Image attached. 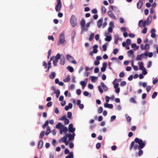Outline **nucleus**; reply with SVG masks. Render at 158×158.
<instances>
[{
	"instance_id": "f257e3e1",
	"label": "nucleus",
	"mask_w": 158,
	"mask_h": 158,
	"mask_svg": "<svg viewBox=\"0 0 158 158\" xmlns=\"http://www.w3.org/2000/svg\"><path fill=\"white\" fill-rule=\"evenodd\" d=\"M135 142L139 144V147L140 148H143L145 146V144L143 142L141 139H139L138 138H136L134 140Z\"/></svg>"
},
{
	"instance_id": "f03ea898",
	"label": "nucleus",
	"mask_w": 158,
	"mask_h": 158,
	"mask_svg": "<svg viewBox=\"0 0 158 158\" xmlns=\"http://www.w3.org/2000/svg\"><path fill=\"white\" fill-rule=\"evenodd\" d=\"M65 36L63 33H61L60 35L59 40L57 42V45L63 44L65 42Z\"/></svg>"
},
{
	"instance_id": "7ed1b4c3",
	"label": "nucleus",
	"mask_w": 158,
	"mask_h": 158,
	"mask_svg": "<svg viewBox=\"0 0 158 158\" xmlns=\"http://www.w3.org/2000/svg\"><path fill=\"white\" fill-rule=\"evenodd\" d=\"M77 22L76 17L74 15H72L70 19V23L73 27H74L77 25Z\"/></svg>"
},
{
	"instance_id": "20e7f679",
	"label": "nucleus",
	"mask_w": 158,
	"mask_h": 158,
	"mask_svg": "<svg viewBox=\"0 0 158 158\" xmlns=\"http://www.w3.org/2000/svg\"><path fill=\"white\" fill-rule=\"evenodd\" d=\"M57 3L55 6V10L57 12H59L62 7V4L60 0H57Z\"/></svg>"
},
{
	"instance_id": "39448f33",
	"label": "nucleus",
	"mask_w": 158,
	"mask_h": 158,
	"mask_svg": "<svg viewBox=\"0 0 158 158\" xmlns=\"http://www.w3.org/2000/svg\"><path fill=\"white\" fill-rule=\"evenodd\" d=\"M85 21L84 19L82 18L80 22L81 28L82 30V31H84L85 30L87 31L88 29H85Z\"/></svg>"
},
{
	"instance_id": "423d86ee",
	"label": "nucleus",
	"mask_w": 158,
	"mask_h": 158,
	"mask_svg": "<svg viewBox=\"0 0 158 158\" xmlns=\"http://www.w3.org/2000/svg\"><path fill=\"white\" fill-rule=\"evenodd\" d=\"M66 58L67 60L69 62H71L73 64H77V62L74 60L73 57L70 55L67 54L66 56Z\"/></svg>"
},
{
	"instance_id": "0eeeda50",
	"label": "nucleus",
	"mask_w": 158,
	"mask_h": 158,
	"mask_svg": "<svg viewBox=\"0 0 158 158\" xmlns=\"http://www.w3.org/2000/svg\"><path fill=\"white\" fill-rule=\"evenodd\" d=\"M68 129L67 127H64V125H62V127L60 129V133L61 134H63V132L66 133L67 132Z\"/></svg>"
},
{
	"instance_id": "6e6552de",
	"label": "nucleus",
	"mask_w": 158,
	"mask_h": 158,
	"mask_svg": "<svg viewBox=\"0 0 158 158\" xmlns=\"http://www.w3.org/2000/svg\"><path fill=\"white\" fill-rule=\"evenodd\" d=\"M69 131L71 133H73L75 130V128H73V125L72 124H70L69 126Z\"/></svg>"
},
{
	"instance_id": "1a4fd4ad",
	"label": "nucleus",
	"mask_w": 158,
	"mask_h": 158,
	"mask_svg": "<svg viewBox=\"0 0 158 158\" xmlns=\"http://www.w3.org/2000/svg\"><path fill=\"white\" fill-rule=\"evenodd\" d=\"M146 21L145 20L143 22L142 20H141L139 21V25L141 27H144L146 26Z\"/></svg>"
},
{
	"instance_id": "9d476101",
	"label": "nucleus",
	"mask_w": 158,
	"mask_h": 158,
	"mask_svg": "<svg viewBox=\"0 0 158 158\" xmlns=\"http://www.w3.org/2000/svg\"><path fill=\"white\" fill-rule=\"evenodd\" d=\"M108 15L112 19H117V18L114 16V14L111 11H109L107 12Z\"/></svg>"
},
{
	"instance_id": "9b49d317",
	"label": "nucleus",
	"mask_w": 158,
	"mask_h": 158,
	"mask_svg": "<svg viewBox=\"0 0 158 158\" xmlns=\"http://www.w3.org/2000/svg\"><path fill=\"white\" fill-rule=\"evenodd\" d=\"M107 67V63L106 62H103L102 64V67L101 68V71L102 72L105 71Z\"/></svg>"
},
{
	"instance_id": "f8f14e48",
	"label": "nucleus",
	"mask_w": 158,
	"mask_h": 158,
	"mask_svg": "<svg viewBox=\"0 0 158 158\" xmlns=\"http://www.w3.org/2000/svg\"><path fill=\"white\" fill-rule=\"evenodd\" d=\"M65 58L64 55H61L60 60V64L62 65H64L65 64Z\"/></svg>"
},
{
	"instance_id": "ddd939ff",
	"label": "nucleus",
	"mask_w": 158,
	"mask_h": 158,
	"mask_svg": "<svg viewBox=\"0 0 158 158\" xmlns=\"http://www.w3.org/2000/svg\"><path fill=\"white\" fill-rule=\"evenodd\" d=\"M103 19L102 18H101L98 22L97 23V26L98 28H101L102 25V23L103 22Z\"/></svg>"
},
{
	"instance_id": "4468645a",
	"label": "nucleus",
	"mask_w": 158,
	"mask_h": 158,
	"mask_svg": "<svg viewBox=\"0 0 158 158\" xmlns=\"http://www.w3.org/2000/svg\"><path fill=\"white\" fill-rule=\"evenodd\" d=\"M156 30L154 28L152 29L150 31V32L151 33V37L152 38H154L156 36V34H155V32H156Z\"/></svg>"
},
{
	"instance_id": "2eb2a0df",
	"label": "nucleus",
	"mask_w": 158,
	"mask_h": 158,
	"mask_svg": "<svg viewBox=\"0 0 158 158\" xmlns=\"http://www.w3.org/2000/svg\"><path fill=\"white\" fill-rule=\"evenodd\" d=\"M143 1L141 0H139L137 4V8L139 9L141 8V7L143 5Z\"/></svg>"
},
{
	"instance_id": "dca6fc26",
	"label": "nucleus",
	"mask_w": 158,
	"mask_h": 158,
	"mask_svg": "<svg viewBox=\"0 0 158 158\" xmlns=\"http://www.w3.org/2000/svg\"><path fill=\"white\" fill-rule=\"evenodd\" d=\"M104 106L105 108H108L110 109H112L113 107V105L112 104H109L107 103H105L104 104Z\"/></svg>"
},
{
	"instance_id": "f3484780",
	"label": "nucleus",
	"mask_w": 158,
	"mask_h": 158,
	"mask_svg": "<svg viewBox=\"0 0 158 158\" xmlns=\"http://www.w3.org/2000/svg\"><path fill=\"white\" fill-rule=\"evenodd\" d=\"M101 85L102 87L105 91H106L107 90L108 88L103 82H101Z\"/></svg>"
},
{
	"instance_id": "a211bd4d",
	"label": "nucleus",
	"mask_w": 158,
	"mask_h": 158,
	"mask_svg": "<svg viewBox=\"0 0 158 158\" xmlns=\"http://www.w3.org/2000/svg\"><path fill=\"white\" fill-rule=\"evenodd\" d=\"M68 136V134H66V136H64L61 139H60L59 140V142L60 143H61V141H62L63 143L65 142L67 139V137Z\"/></svg>"
},
{
	"instance_id": "6ab92c4d",
	"label": "nucleus",
	"mask_w": 158,
	"mask_h": 158,
	"mask_svg": "<svg viewBox=\"0 0 158 158\" xmlns=\"http://www.w3.org/2000/svg\"><path fill=\"white\" fill-rule=\"evenodd\" d=\"M134 51L132 50H129L128 52V54L129 56H131L132 58L134 57Z\"/></svg>"
},
{
	"instance_id": "aec40b11",
	"label": "nucleus",
	"mask_w": 158,
	"mask_h": 158,
	"mask_svg": "<svg viewBox=\"0 0 158 158\" xmlns=\"http://www.w3.org/2000/svg\"><path fill=\"white\" fill-rule=\"evenodd\" d=\"M143 55L144 54L143 53H142L139 55H138L136 58V60L137 61L141 60L143 56Z\"/></svg>"
},
{
	"instance_id": "412c9836",
	"label": "nucleus",
	"mask_w": 158,
	"mask_h": 158,
	"mask_svg": "<svg viewBox=\"0 0 158 158\" xmlns=\"http://www.w3.org/2000/svg\"><path fill=\"white\" fill-rule=\"evenodd\" d=\"M43 141L42 140H41L39 141L38 143V148L39 149H41L43 145Z\"/></svg>"
},
{
	"instance_id": "4be33fe9",
	"label": "nucleus",
	"mask_w": 158,
	"mask_h": 158,
	"mask_svg": "<svg viewBox=\"0 0 158 158\" xmlns=\"http://www.w3.org/2000/svg\"><path fill=\"white\" fill-rule=\"evenodd\" d=\"M53 90H54V93L56 94V98H58L60 93L59 90L57 89L56 90L55 89H54Z\"/></svg>"
},
{
	"instance_id": "5701e85b",
	"label": "nucleus",
	"mask_w": 158,
	"mask_h": 158,
	"mask_svg": "<svg viewBox=\"0 0 158 158\" xmlns=\"http://www.w3.org/2000/svg\"><path fill=\"white\" fill-rule=\"evenodd\" d=\"M53 57H51L50 58V60L48 62V70H49V69L51 68L52 66H51V61L52 60L53 58Z\"/></svg>"
},
{
	"instance_id": "b1692460",
	"label": "nucleus",
	"mask_w": 158,
	"mask_h": 158,
	"mask_svg": "<svg viewBox=\"0 0 158 158\" xmlns=\"http://www.w3.org/2000/svg\"><path fill=\"white\" fill-rule=\"evenodd\" d=\"M47 131L45 132V135H48L51 132V131L49 127L48 126L46 128Z\"/></svg>"
},
{
	"instance_id": "393cba45",
	"label": "nucleus",
	"mask_w": 158,
	"mask_h": 158,
	"mask_svg": "<svg viewBox=\"0 0 158 158\" xmlns=\"http://www.w3.org/2000/svg\"><path fill=\"white\" fill-rule=\"evenodd\" d=\"M56 76V73L55 72H52L50 75H49V77L51 79H54Z\"/></svg>"
},
{
	"instance_id": "a878e982",
	"label": "nucleus",
	"mask_w": 158,
	"mask_h": 158,
	"mask_svg": "<svg viewBox=\"0 0 158 158\" xmlns=\"http://www.w3.org/2000/svg\"><path fill=\"white\" fill-rule=\"evenodd\" d=\"M139 69L142 70L145 69V68L143 66V62H141L139 64Z\"/></svg>"
},
{
	"instance_id": "bb28decb",
	"label": "nucleus",
	"mask_w": 158,
	"mask_h": 158,
	"mask_svg": "<svg viewBox=\"0 0 158 158\" xmlns=\"http://www.w3.org/2000/svg\"><path fill=\"white\" fill-rule=\"evenodd\" d=\"M70 80V76L69 75L67 76L64 79L63 81L65 82H67L69 81Z\"/></svg>"
},
{
	"instance_id": "cd10ccee",
	"label": "nucleus",
	"mask_w": 158,
	"mask_h": 158,
	"mask_svg": "<svg viewBox=\"0 0 158 158\" xmlns=\"http://www.w3.org/2000/svg\"><path fill=\"white\" fill-rule=\"evenodd\" d=\"M67 137L68 138L69 140H72L74 139V138L73 135H72L71 134H68Z\"/></svg>"
},
{
	"instance_id": "c85d7f7f",
	"label": "nucleus",
	"mask_w": 158,
	"mask_h": 158,
	"mask_svg": "<svg viewBox=\"0 0 158 158\" xmlns=\"http://www.w3.org/2000/svg\"><path fill=\"white\" fill-rule=\"evenodd\" d=\"M65 158H73V152H70L69 153V155L67 156Z\"/></svg>"
},
{
	"instance_id": "c756f323",
	"label": "nucleus",
	"mask_w": 158,
	"mask_h": 158,
	"mask_svg": "<svg viewBox=\"0 0 158 158\" xmlns=\"http://www.w3.org/2000/svg\"><path fill=\"white\" fill-rule=\"evenodd\" d=\"M67 69L70 72L72 73L74 71V69L73 68L70 66H68L67 67Z\"/></svg>"
},
{
	"instance_id": "7c9ffc66",
	"label": "nucleus",
	"mask_w": 158,
	"mask_h": 158,
	"mask_svg": "<svg viewBox=\"0 0 158 158\" xmlns=\"http://www.w3.org/2000/svg\"><path fill=\"white\" fill-rule=\"evenodd\" d=\"M94 33H92L89 35V41H91L94 38Z\"/></svg>"
},
{
	"instance_id": "2f4dec72",
	"label": "nucleus",
	"mask_w": 158,
	"mask_h": 158,
	"mask_svg": "<svg viewBox=\"0 0 158 158\" xmlns=\"http://www.w3.org/2000/svg\"><path fill=\"white\" fill-rule=\"evenodd\" d=\"M62 125H62V124L61 123H59L56 125V127L57 129H60L62 127Z\"/></svg>"
},
{
	"instance_id": "473e14b6",
	"label": "nucleus",
	"mask_w": 158,
	"mask_h": 158,
	"mask_svg": "<svg viewBox=\"0 0 158 158\" xmlns=\"http://www.w3.org/2000/svg\"><path fill=\"white\" fill-rule=\"evenodd\" d=\"M80 83L82 86L83 89L85 87L87 84L83 81H81L80 82Z\"/></svg>"
},
{
	"instance_id": "72a5a7b5",
	"label": "nucleus",
	"mask_w": 158,
	"mask_h": 158,
	"mask_svg": "<svg viewBox=\"0 0 158 158\" xmlns=\"http://www.w3.org/2000/svg\"><path fill=\"white\" fill-rule=\"evenodd\" d=\"M116 79H115L114 81H116ZM113 85H114V87L115 89L118 88V87L119 85V84L118 83H116L114 82V81L113 82Z\"/></svg>"
},
{
	"instance_id": "f704fd0d",
	"label": "nucleus",
	"mask_w": 158,
	"mask_h": 158,
	"mask_svg": "<svg viewBox=\"0 0 158 158\" xmlns=\"http://www.w3.org/2000/svg\"><path fill=\"white\" fill-rule=\"evenodd\" d=\"M111 40V36H107L105 39V40L106 41H110Z\"/></svg>"
},
{
	"instance_id": "c9c22d12",
	"label": "nucleus",
	"mask_w": 158,
	"mask_h": 158,
	"mask_svg": "<svg viewBox=\"0 0 158 158\" xmlns=\"http://www.w3.org/2000/svg\"><path fill=\"white\" fill-rule=\"evenodd\" d=\"M44 134L45 131H42L41 132L40 135V139H42L43 138Z\"/></svg>"
},
{
	"instance_id": "e433bc0d",
	"label": "nucleus",
	"mask_w": 158,
	"mask_h": 158,
	"mask_svg": "<svg viewBox=\"0 0 158 158\" xmlns=\"http://www.w3.org/2000/svg\"><path fill=\"white\" fill-rule=\"evenodd\" d=\"M106 11V8L105 7L103 6L102 7V13L103 14H104L105 13Z\"/></svg>"
},
{
	"instance_id": "4c0bfd02",
	"label": "nucleus",
	"mask_w": 158,
	"mask_h": 158,
	"mask_svg": "<svg viewBox=\"0 0 158 158\" xmlns=\"http://www.w3.org/2000/svg\"><path fill=\"white\" fill-rule=\"evenodd\" d=\"M135 142L133 141H132L131 143L130 146L129 147V150H131L132 148L134 147Z\"/></svg>"
},
{
	"instance_id": "58836bf2",
	"label": "nucleus",
	"mask_w": 158,
	"mask_h": 158,
	"mask_svg": "<svg viewBox=\"0 0 158 158\" xmlns=\"http://www.w3.org/2000/svg\"><path fill=\"white\" fill-rule=\"evenodd\" d=\"M125 117L127 119V120L128 122L130 123L131 120V117L127 114L126 115Z\"/></svg>"
},
{
	"instance_id": "ea45409f",
	"label": "nucleus",
	"mask_w": 158,
	"mask_h": 158,
	"mask_svg": "<svg viewBox=\"0 0 158 158\" xmlns=\"http://www.w3.org/2000/svg\"><path fill=\"white\" fill-rule=\"evenodd\" d=\"M130 101L131 102L133 103H136V101L135 100V98H131L130 99Z\"/></svg>"
},
{
	"instance_id": "a19ab883",
	"label": "nucleus",
	"mask_w": 158,
	"mask_h": 158,
	"mask_svg": "<svg viewBox=\"0 0 158 158\" xmlns=\"http://www.w3.org/2000/svg\"><path fill=\"white\" fill-rule=\"evenodd\" d=\"M152 20V16L149 15L147 19V21L148 23H150Z\"/></svg>"
},
{
	"instance_id": "79ce46f5",
	"label": "nucleus",
	"mask_w": 158,
	"mask_h": 158,
	"mask_svg": "<svg viewBox=\"0 0 158 158\" xmlns=\"http://www.w3.org/2000/svg\"><path fill=\"white\" fill-rule=\"evenodd\" d=\"M48 124V120L46 121L44 124L42 126V128L44 129L47 127Z\"/></svg>"
},
{
	"instance_id": "37998d69",
	"label": "nucleus",
	"mask_w": 158,
	"mask_h": 158,
	"mask_svg": "<svg viewBox=\"0 0 158 158\" xmlns=\"http://www.w3.org/2000/svg\"><path fill=\"white\" fill-rule=\"evenodd\" d=\"M133 148H134V149L135 150H136L137 149H138L139 150H140L142 149V148H140L139 147V145H138L137 144H136L135 145L134 144V146Z\"/></svg>"
},
{
	"instance_id": "c03bdc74",
	"label": "nucleus",
	"mask_w": 158,
	"mask_h": 158,
	"mask_svg": "<svg viewBox=\"0 0 158 158\" xmlns=\"http://www.w3.org/2000/svg\"><path fill=\"white\" fill-rule=\"evenodd\" d=\"M131 47L133 48H136V49H138L139 48V46H136V44H132L131 45Z\"/></svg>"
},
{
	"instance_id": "a18cd8bd",
	"label": "nucleus",
	"mask_w": 158,
	"mask_h": 158,
	"mask_svg": "<svg viewBox=\"0 0 158 158\" xmlns=\"http://www.w3.org/2000/svg\"><path fill=\"white\" fill-rule=\"evenodd\" d=\"M157 95V93L156 92H154L152 95V98H155Z\"/></svg>"
},
{
	"instance_id": "49530a36",
	"label": "nucleus",
	"mask_w": 158,
	"mask_h": 158,
	"mask_svg": "<svg viewBox=\"0 0 158 158\" xmlns=\"http://www.w3.org/2000/svg\"><path fill=\"white\" fill-rule=\"evenodd\" d=\"M149 48V44H146L145 45V50H148Z\"/></svg>"
},
{
	"instance_id": "de8ad7c7",
	"label": "nucleus",
	"mask_w": 158,
	"mask_h": 158,
	"mask_svg": "<svg viewBox=\"0 0 158 158\" xmlns=\"http://www.w3.org/2000/svg\"><path fill=\"white\" fill-rule=\"evenodd\" d=\"M60 57V53H58L56 55V56L55 57V59H56L57 60H58L59 59H60L61 58Z\"/></svg>"
},
{
	"instance_id": "09e8293b",
	"label": "nucleus",
	"mask_w": 158,
	"mask_h": 158,
	"mask_svg": "<svg viewBox=\"0 0 158 158\" xmlns=\"http://www.w3.org/2000/svg\"><path fill=\"white\" fill-rule=\"evenodd\" d=\"M127 44L128 45H130L131 44V40L130 39H127L126 41Z\"/></svg>"
},
{
	"instance_id": "8fccbe9b",
	"label": "nucleus",
	"mask_w": 158,
	"mask_h": 158,
	"mask_svg": "<svg viewBox=\"0 0 158 158\" xmlns=\"http://www.w3.org/2000/svg\"><path fill=\"white\" fill-rule=\"evenodd\" d=\"M58 62V60L56 59H54L53 60V64L54 66H56L57 65V63Z\"/></svg>"
},
{
	"instance_id": "3c124183",
	"label": "nucleus",
	"mask_w": 158,
	"mask_h": 158,
	"mask_svg": "<svg viewBox=\"0 0 158 158\" xmlns=\"http://www.w3.org/2000/svg\"><path fill=\"white\" fill-rule=\"evenodd\" d=\"M67 118L64 115L59 118V120L64 121Z\"/></svg>"
},
{
	"instance_id": "603ef678",
	"label": "nucleus",
	"mask_w": 158,
	"mask_h": 158,
	"mask_svg": "<svg viewBox=\"0 0 158 158\" xmlns=\"http://www.w3.org/2000/svg\"><path fill=\"white\" fill-rule=\"evenodd\" d=\"M91 80L92 81H94L95 80L97 79V77L94 76L90 77Z\"/></svg>"
},
{
	"instance_id": "864d4df0",
	"label": "nucleus",
	"mask_w": 158,
	"mask_h": 158,
	"mask_svg": "<svg viewBox=\"0 0 158 158\" xmlns=\"http://www.w3.org/2000/svg\"><path fill=\"white\" fill-rule=\"evenodd\" d=\"M101 146V144L100 143H98L96 144V148L97 149H98Z\"/></svg>"
},
{
	"instance_id": "5fc2aeb1",
	"label": "nucleus",
	"mask_w": 158,
	"mask_h": 158,
	"mask_svg": "<svg viewBox=\"0 0 158 158\" xmlns=\"http://www.w3.org/2000/svg\"><path fill=\"white\" fill-rule=\"evenodd\" d=\"M103 109L102 107H100L98 109V113H101L102 112Z\"/></svg>"
},
{
	"instance_id": "6e6d98bb",
	"label": "nucleus",
	"mask_w": 158,
	"mask_h": 158,
	"mask_svg": "<svg viewBox=\"0 0 158 158\" xmlns=\"http://www.w3.org/2000/svg\"><path fill=\"white\" fill-rule=\"evenodd\" d=\"M68 114V117L70 118H71L72 116V113L71 112H68L67 113Z\"/></svg>"
},
{
	"instance_id": "4d7b16f0",
	"label": "nucleus",
	"mask_w": 158,
	"mask_h": 158,
	"mask_svg": "<svg viewBox=\"0 0 158 158\" xmlns=\"http://www.w3.org/2000/svg\"><path fill=\"white\" fill-rule=\"evenodd\" d=\"M98 88L101 94H102L103 93V90L101 87L100 86H99L98 87Z\"/></svg>"
},
{
	"instance_id": "13d9d810",
	"label": "nucleus",
	"mask_w": 158,
	"mask_h": 158,
	"mask_svg": "<svg viewBox=\"0 0 158 158\" xmlns=\"http://www.w3.org/2000/svg\"><path fill=\"white\" fill-rule=\"evenodd\" d=\"M151 89V87L150 86H147L146 87V90L147 92H149Z\"/></svg>"
},
{
	"instance_id": "bf43d9fd",
	"label": "nucleus",
	"mask_w": 158,
	"mask_h": 158,
	"mask_svg": "<svg viewBox=\"0 0 158 158\" xmlns=\"http://www.w3.org/2000/svg\"><path fill=\"white\" fill-rule=\"evenodd\" d=\"M103 50L104 51H106V50L107 47L106 44H104L102 45Z\"/></svg>"
},
{
	"instance_id": "052dcab7",
	"label": "nucleus",
	"mask_w": 158,
	"mask_h": 158,
	"mask_svg": "<svg viewBox=\"0 0 158 158\" xmlns=\"http://www.w3.org/2000/svg\"><path fill=\"white\" fill-rule=\"evenodd\" d=\"M110 98L107 96H106L105 97L106 101L107 103L109 102Z\"/></svg>"
},
{
	"instance_id": "680f3d73",
	"label": "nucleus",
	"mask_w": 158,
	"mask_h": 158,
	"mask_svg": "<svg viewBox=\"0 0 158 158\" xmlns=\"http://www.w3.org/2000/svg\"><path fill=\"white\" fill-rule=\"evenodd\" d=\"M69 120L67 118L64 121V123L65 125L69 124Z\"/></svg>"
},
{
	"instance_id": "e2e57ef3",
	"label": "nucleus",
	"mask_w": 158,
	"mask_h": 158,
	"mask_svg": "<svg viewBox=\"0 0 158 158\" xmlns=\"http://www.w3.org/2000/svg\"><path fill=\"white\" fill-rule=\"evenodd\" d=\"M88 87L89 89H93L94 88L93 85L92 84H89L88 85Z\"/></svg>"
},
{
	"instance_id": "0e129e2a",
	"label": "nucleus",
	"mask_w": 158,
	"mask_h": 158,
	"mask_svg": "<svg viewBox=\"0 0 158 158\" xmlns=\"http://www.w3.org/2000/svg\"><path fill=\"white\" fill-rule=\"evenodd\" d=\"M147 28L146 27H144L143 30L142 32L143 34H146L147 33Z\"/></svg>"
},
{
	"instance_id": "69168bd1",
	"label": "nucleus",
	"mask_w": 158,
	"mask_h": 158,
	"mask_svg": "<svg viewBox=\"0 0 158 158\" xmlns=\"http://www.w3.org/2000/svg\"><path fill=\"white\" fill-rule=\"evenodd\" d=\"M142 73L144 75H146L147 74V72L146 71V70L145 69H143V70H142Z\"/></svg>"
},
{
	"instance_id": "338daca9",
	"label": "nucleus",
	"mask_w": 158,
	"mask_h": 158,
	"mask_svg": "<svg viewBox=\"0 0 158 158\" xmlns=\"http://www.w3.org/2000/svg\"><path fill=\"white\" fill-rule=\"evenodd\" d=\"M116 116L115 115H113L111 117L110 121H113L116 119Z\"/></svg>"
},
{
	"instance_id": "774afa93",
	"label": "nucleus",
	"mask_w": 158,
	"mask_h": 158,
	"mask_svg": "<svg viewBox=\"0 0 158 158\" xmlns=\"http://www.w3.org/2000/svg\"><path fill=\"white\" fill-rule=\"evenodd\" d=\"M124 76V73L123 72H121L119 74V77H123Z\"/></svg>"
}]
</instances>
